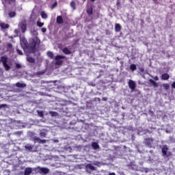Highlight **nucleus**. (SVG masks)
<instances>
[{"instance_id": "45", "label": "nucleus", "mask_w": 175, "mask_h": 175, "mask_svg": "<svg viewBox=\"0 0 175 175\" xmlns=\"http://www.w3.org/2000/svg\"><path fill=\"white\" fill-rule=\"evenodd\" d=\"M46 139H40V143H42V144H44V143H46Z\"/></svg>"}, {"instance_id": "51", "label": "nucleus", "mask_w": 175, "mask_h": 175, "mask_svg": "<svg viewBox=\"0 0 175 175\" xmlns=\"http://www.w3.org/2000/svg\"><path fill=\"white\" fill-rule=\"evenodd\" d=\"M109 175H116V173L111 172V173H109Z\"/></svg>"}, {"instance_id": "59", "label": "nucleus", "mask_w": 175, "mask_h": 175, "mask_svg": "<svg viewBox=\"0 0 175 175\" xmlns=\"http://www.w3.org/2000/svg\"><path fill=\"white\" fill-rule=\"evenodd\" d=\"M72 87H75V85H72Z\"/></svg>"}, {"instance_id": "21", "label": "nucleus", "mask_w": 175, "mask_h": 175, "mask_svg": "<svg viewBox=\"0 0 175 175\" xmlns=\"http://www.w3.org/2000/svg\"><path fill=\"white\" fill-rule=\"evenodd\" d=\"M131 59H136V49H132Z\"/></svg>"}, {"instance_id": "55", "label": "nucleus", "mask_w": 175, "mask_h": 175, "mask_svg": "<svg viewBox=\"0 0 175 175\" xmlns=\"http://www.w3.org/2000/svg\"><path fill=\"white\" fill-rule=\"evenodd\" d=\"M139 84H140V81H138Z\"/></svg>"}, {"instance_id": "54", "label": "nucleus", "mask_w": 175, "mask_h": 175, "mask_svg": "<svg viewBox=\"0 0 175 175\" xmlns=\"http://www.w3.org/2000/svg\"><path fill=\"white\" fill-rule=\"evenodd\" d=\"M168 154H170V155H172V153L170 152H169Z\"/></svg>"}, {"instance_id": "58", "label": "nucleus", "mask_w": 175, "mask_h": 175, "mask_svg": "<svg viewBox=\"0 0 175 175\" xmlns=\"http://www.w3.org/2000/svg\"><path fill=\"white\" fill-rule=\"evenodd\" d=\"M83 2H85V0H83Z\"/></svg>"}, {"instance_id": "32", "label": "nucleus", "mask_w": 175, "mask_h": 175, "mask_svg": "<svg viewBox=\"0 0 175 175\" xmlns=\"http://www.w3.org/2000/svg\"><path fill=\"white\" fill-rule=\"evenodd\" d=\"M46 135H47V134H46L45 132H41V133H40V137H46Z\"/></svg>"}, {"instance_id": "61", "label": "nucleus", "mask_w": 175, "mask_h": 175, "mask_svg": "<svg viewBox=\"0 0 175 175\" xmlns=\"http://www.w3.org/2000/svg\"><path fill=\"white\" fill-rule=\"evenodd\" d=\"M153 1H157V0H153Z\"/></svg>"}, {"instance_id": "10", "label": "nucleus", "mask_w": 175, "mask_h": 175, "mask_svg": "<svg viewBox=\"0 0 175 175\" xmlns=\"http://www.w3.org/2000/svg\"><path fill=\"white\" fill-rule=\"evenodd\" d=\"M167 151H169V148H167V145H165L161 148V152L163 157H166L167 155Z\"/></svg>"}, {"instance_id": "37", "label": "nucleus", "mask_w": 175, "mask_h": 175, "mask_svg": "<svg viewBox=\"0 0 175 175\" xmlns=\"http://www.w3.org/2000/svg\"><path fill=\"white\" fill-rule=\"evenodd\" d=\"M16 69H21V64L17 63L15 66Z\"/></svg>"}, {"instance_id": "16", "label": "nucleus", "mask_w": 175, "mask_h": 175, "mask_svg": "<svg viewBox=\"0 0 175 175\" xmlns=\"http://www.w3.org/2000/svg\"><path fill=\"white\" fill-rule=\"evenodd\" d=\"M170 75L167 73H164L161 75V80H169Z\"/></svg>"}, {"instance_id": "31", "label": "nucleus", "mask_w": 175, "mask_h": 175, "mask_svg": "<svg viewBox=\"0 0 175 175\" xmlns=\"http://www.w3.org/2000/svg\"><path fill=\"white\" fill-rule=\"evenodd\" d=\"M37 25L38 27H39L40 28H42V27H43V25H44V23H42V22H37Z\"/></svg>"}, {"instance_id": "8", "label": "nucleus", "mask_w": 175, "mask_h": 175, "mask_svg": "<svg viewBox=\"0 0 175 175\" xmlns=\"http://www.w3.org/2000/svg\"><path fill=\"white\" fill-rule=\"evenodd\" d=\"M36 170L37 172H38V173H42V174H47L50 172V170H49V168L42 167H37Z\"/></svg>"}, {"instance_id": "20", "label": "nucleus", "mask_w": 175, "mask_h": 175, "mask_svg": "<svg viewBox=\"0 0 175 175\" xmlns=\"http://www.w3.org/2000/svg\"><path fill=\"white\" fill-rule=\"evenodd\" d=\"M115 31L116 32H120L121 31V25H120L119 23L116 24Z\"/></svg>"}, {"instance_id": "30", "label": "nucleus", "mask_w": 175, "mask_h": 175, "mask_svg": "<svg viewBox=\"0 0 175 175\" xmlns=\"http://www.w3.org/2000/svg\"><path fill=\"white\" fill-rule=\"evenodd\" d=\"M37 113L39 117H40L41 118H43V117L44 116V114L43 113V111H37Z\"/></svg>"}, {"instance_id": "13", "label": "nucleus", "mask_w": 175, "mask_h": 175, "mask_svg": "<svg viewBox=\"0 0 175 175\" xmlns=\"http://www.w3.org/2000/svg\"><path fill=\"white\" fill-rule=\"evenodd\" d=\"M26 61H27V62H29V64H35V58L27 55L26 57Z\"/></svg>"}, {"instance_id": "6", "label": "nucleus", "mask_w": 175, "mask_h": 175, "mask_svg": "<svg viewBox=\"0 0 175 175\" xmlns=\"http://www.w3.org/2000/svg\"><path fill=\"white\" fill-rule=\"evenodd\" d=\"M144 144H146V146L149 147V148H151L152 147V143H154V138H151V137L145 138L144 139Z\"/></svg>"}, {"instance_id": "19", "label": "nucleus", "mask_w": 175, "mask_h": 175, "mask_svg": "<svg viewBox=\"0 0 175 175\" xmlns=\"http://www.w3.org/2000/svg\"><path fill=\"white\" fill-rule=\"evenodd\" d=\"M32 173V168L31 167H27L25 170V175H29Z\"/></svg>"}, {"instance_id": "11", "label": "nucleus", "mask_w": 175, "mask_h": 175, "mask_svg": "<svg viewBox=\"0 0 175 175\" xmlns=\"http://www.w3.org/2000/svg\"><path fill=\"white\" fill-rule=\"evenodd\" d=\"M128 84L129 88H136V82H135L133 80L129 79Z\"/></svg>"}, {"instance_id": "56", "label": "nucleus", "mask_w": 175, "mask_h": 175, "mask_svg": "<svg viewBox=\"0 0 175 175\" xmlns=\"http://www.w3.org/2000/svg\"><path fill=\"white\" fill-rule=\"evenodd\" d=\"M131 90H133V91L135 90V88H132Z\"/></svg>"}, {"instance_id": "22", "label": "nucleus", "mask_w": 175, "mask_h": 175, "mask_svg": "<svg viewBox=\"0 0 175 175\" xmlns=\"http://www.w3.org/2000/svg\"><path fill=\"white\" fill-rule=\"evenodd\" d=\"M130 69L131 70V72H135L137 69V67L136 66V64H132L130 65Z\"/></svg>"}, {"instance_id": "38", "label": "nucleus", "mask_w": 175, "mask_h": 175, "mask_svg": "<svg viewBox=\"0 0 175 175\" xmlns=\"http://www.w3.org/2000/svg\"><path fill=\"white\" fill-rule=\"evenodd\" d=\"M37 75H38V76H42V75H44V72H43V71H38V72H37Z\"/></svg>"}, {"instance_id": "9", "label": "nucleus", "mask_w": 175, "mask_h": 175, "mask_svg": "<svg viewBox=\"0 0 175 175\" xmlns=\"http://www.w3.org/2000/svg\"><path fill=\"white\" fill-rule=\"evenodd\" d=\"M86 13L89 17H91L94 14V8H92V5H87Z\"/></svg>"}, {"instance_id": "18", "label": "nucleus", "mask_w": 175, "mask_h": 175, "mask_svg": "<svg viewBox=\"0 0 175 175\" xmlns=\"http://www.w3.org/2000/svg\"><path fill=\"white\" fill-rule=\"evenodd\" d=\"M0 27L1 29H8L9 28V24H5L4 23H0Z\"/></svg>"}, {"instance_id": "27", "label": "nucleus", "mask_w": 175, "mask_h": 175, "mask_svg": "<svg viewBox=\"0 0 175 175\" xmlns=\"http://www.w3.org/2000/svg\"><path fill=\"white\" fill-rule=\"evenodd\" d=\"M40 14H41L42 18H44V19L47 18V14H46V12H44V11H42L40 12Z\"/></svg>"}, {"instance_id": "44", "label": "nucleus", "mask_w": 175, "mask_h": 175, "mask_svg": "<svg viewBox=\"0 0 175 175\" xmlns=\"http://www.w3.org/2000/svg\"><path fill=\"white\" fill-rule=\"evenodd\" d=\"M116 6H117V8H120V6H121V3H120L119 1H117V3H116Z\"/></svg>"}, {"instance_id": "26", "label": "nucleus", "mask_w": 175, "mask_h": 175, "mask_svg": "<svg viewBox=\"0 0 175 175\" xmlns=\"http://www.w3.org/2000/svg\"><path fill=\"white\" fill-rule=\"evenodd\" d=\"M49 114L51 116V117H57V116H58V112L50 111H49Z\"/></svg>"}, {"instance_id": "14", "label": "nucleus", "mask_w": 175, "mask_h": 175, "mask_svg": "<svg viewBox=\"0 0 175 175\" xmlns=\"http://www.w3.org/2000/svg\"><path fill=\"white\" fill-rule=\"evenodd\" d=\"M56 23H57V24H63L64 23V18H62V16H57Z\"/></svg>"}, {"instance_id": "50", "label": "nucleus", "mask_w": 175, "mask_h": 175, "mask_svg": "<svg viewBox=\"0 0 175 175\" xmlns=\"http://www.w3.org/2000/svg\"><path fill=\"white\" fill-rule=\"evenodd\" d=\"M56 88H65V87H62V86H60V85H57L56 87Z\"/></svg>"}, {"instance_id": "15", "label": "nucleus", "mask_w": 175, "mask_h": 175, "mask_svg": "<svg viewBox=\"0 0 175 175\" xmlns=\"http://www.w3.org/2000/svg\"><path fill=\"white\" fill-rule=\"evenodd\" d=\"M86 169H89L90 170H96V167L95 166L92 165L91 163H88L85 166Z\"/></svg>"}, {"instance_id": "33", "label": "nucleus", "mask_w": 175, "mask_h": 175, "mask_svg": "<svg viewBox=\"0 0 175 175\" xmlns=\"http://www.w3.org/2000/svg\"><path fill=\"white\" fill-rule=\"evenodd\" d=\"M33 141L34 142H38V143H40V138H39V137H33Z\"/></svg>"}, {"instance_id": "47", "label": "nucleus", "mask_w": 175, "mask_h": 175, "mask_svg": "<svg viewBox=\"0 0 175 175\" xmlns=\"http://www.w3.org/2000/svg\"><path fill=\"white\" fill-rule=\"evenodd\" d=\"M102 100H103V101H105V102L107 101V97H103V98H102Z\"/></svg>"}, {"instance_id": "48", "label": "nucleus", "mask_w": 175, "mask_h": 175, "mask_svg": "<svg viewBox=\"0 0 175 175\" xmlns=\"http://www.w3.org/2000/svg\"><path fill=\"white\" fill-rule=\"evenodd\" d=\"M55 83H57V81H53V82H52V84L53 85H49V87L51 86V85H55Z\"/></svg>"}, {"instance_id": "28", "label": "nucleus", "mask_w": 175, "mask_h": 175, "mask_svg": "<svg viewBox=\"0 0 175 175\" xmlns=\"http://www.w3.org/2000/svg\"><path fill=\"white\" fill-rule=\"evenodd\" d=\"M70 5L73 10H76V3L75 1H71Z\"/></svg>"}, {"instance_id": "34", "label": "nucleus", "mask_w": 175, "mask_h": 175, "mask_svg": "<svg viewBox=\"0 0 175 175\" xmlns=\"http://www.w3.org/2000/svg\"><path fill=\"white\" fill-rule=\"evenodd\" d=\"M16 53L17 54H18V55H23V51H21V50L16 49Z\"/></svg>"}, {"instance_id": "1", "label": "nucleus", "mask_w": 175, "mask_h": 175, "mask_svg": "<svg viewBox=\"0 0 175 175\" xmlns=\"http://www.w3.org/2000/svg\"><path fill=\"white\" fill-rule=\"evenodd\" d=\"M33 33L36 37L29 40V43L25 37H23L21 40V45L25 54H35L36 53V46H39L40 44V40L37 36L38 31L33 30Z\"/></svg>"}, {"instance_id": "49", "label": "nucleus", "mask_w": 175, "mask_h": 175, "mask_svg": "<svg viewBox=\"0 0 175 175\" xmlns=\"http://www.w3.org/2000/svg\"><path fill=\"white\" fill-rule=\"evenodd\" d=\"M172 88H175V81L172 84Z\"/></svg>"}, {"instance_id": "23", "label": "nucleus", "mask_w": 175, "mask_h": 175, "mask_svg": "<svg viewBox=\"0 0 175 175\" xmlns=\"http://www.w3.org/2000/svg\"><path fill=\"white\" fill-rule=\"evenodd\" d=\"M47 56L49 57V58H50L51 59H54V53L51 51H48L47 52Z\"/></svg>"}, {"instance_id": "35", "label": "nucleus", "mask_w": 175, "mask_h": 175, "mask_svg": "<svg viewBox=\"0 0 175 175\" xmlns=\"http://www.w3.org/2000/svg\"><path fill=\"white\" fill-rule=\"evenodd\" d=\"M57 5H58V3H57V1H55V3H53L51 5L52 9H54V8H56Z\"/></svg>"}, {"instance_id": "43", "label": "nucleus", "mask_w": 175, "mask_h": 175, "mask_svg": "<svg viewBox=\"0 0 175 175\" xmlns=\"http://www.w3.org/2000/svg\"><path fill=\"white\" fill-rule=\"evenodd\" d=\"M8 105L6 104H1L0 105V109H2V107H6Z\"/></svg>"}, {"instance_id": "5", "label": "nucleus", "mask_w": 175, "mask_h": 175, "mask_svg": "<svg viewBox=\"0 0 175 175\" xmlns=\"http://www.w3.org/2000/svg\"><path fill=\"white\" fill-rule=\"evenodd\" d=\"M18 27L21 29V32L23 33H25L27 31V21L25 20H23L19 23Z\"/></svg>"}, {"instance_id": "41", "label": "nucleus", "mask_w": 175, "mask_h": 175, "mask_svg": "<svg viewBox=\"0 0 175 175\" xmlns=\"http://www.w3.org/2000/svg\"><path fill=\"white\" fill-rule=\"evenodd\" d=\"M46 31H47V29H46V27L42 28V32H43V33H46Z\"/></svg>"}, {"instance_id": "39", "label": "nucleus", "mask_w": 175, "mask_h": 175, "mask_svg": "<svg viewBox=\"0 0 175 175\" xmlns=\"http://www.w3.org/2000/svg\"><path fill=\"white\" fill-rule=\"evenodd\" d=\"M164 88H170V85L168 83L163 84Z\"/></svg>"}, {"instance_id": "36", "label": "nucleus", "mask_w": 175, "mask_h": 175, "mask_svg": "<svg viewBox=\"0 0 175 175\" xmlns=\"http://www.w3.org/2000/svg\"><path fill=\"white\" fill-rule=\"evenodd\" d=\"M7 47L8 49H13V44L12 43H8Z\"/></svg>"}, {"instance_id": "17", "label": "nucleus", "mask_w": 175, "mask_h": 175, "mask_svg": "<svg viewBox=\"0 0 175 175\" xmlns=\"http://www.w3.org/2000/svg\"><path fill=\"white\" fill-rule=\"evenodd\" d=\"M62 52L64 53L66 55H69L72 54V51L66 47L62 49Z\"/></svg>"}, {"instance_id": "40", "label": "nucleus", "mask_w": 175, "mask_h": 175, "mask_svg": "<svg viewBox=\"0 0 175 175\" xmlns=\"http://www.w3.org/2000/svg\"><path fill=\"white\" fill-rule=\"evenodd\" d=\"M5 2H8V3L10 5L12 2H16V0H6Z\"/></svg>"}, {"instance_id": "24", "label": "nucleus", "mask_w": 175, "mask_h": 175, "mask_svg": "<svg viewBox=\"0 0 175 175\" xmlns=\"http://www.w3.org/2000/svg\"><path fill=\"white\" fill-rule=\"evenodd\" d=\"M92 147L94 148V150H98V148H99V144H98L97 142H93L92 144Z\"/></svg>"}, {"instance_id": "60", "label": "nucleus", "mask_w": 175, "mask_h": 175, "mask_svg": "<svg viewBox=\"0 0 175 175\" xmlns=\"http://www.w3.org/2000/svg\"><path fill=\"white\" fill-rule=\"evenodd\" d=\"M5 1V2H6V0H4Z\"/></svg>"}, {"instance_id": "7", "label": "nucleus", "mask_w": 175, "mask_h": 175, "mask_svg": "<svg viewBox=\"0 0 175 175\" xmlns=\"http://www.w3.org/2000/svg\"><path fill=\"white\" fill-rule=\"evenodd\" d=\"M65 58H66V57L61 55H57V56H55V65H62V60L61 59H65Z\"/></svg>"}, {"instance_id": "52", "label": "nucleus", "mask_w": 175, "mask_h": 175, "mask_svg": "<svg viewBox=\"0 0 175 175\" xmlns=\"http://www.w3.org/2000/svg\"><path fill=\"white\" fill-rule=\"evenodd\" d=\"M141 23H142V24H144V20H141Z\"/></svg>"}, {"instance_id": "57", "label": "nucleus", "mask_w": 175, "mask_h": 175, "mask_svg": "<svg viewBox=\"0 0 175 175\" xmlns=\"http://www.w3.org/2000/svg\"><path fill=\"white\" fill-rule=\"evenodd\" d=\"M3 4L5 5V3L3 1Z\"/></svg>"}, {"instance_id": "29", "label": "nucleus", "mask_w": 175, "mask_h": 175, "mask_svg": "<svg viewBox=\"0 0 175 175\" xmlns=\"http://www.w3.org/2000/svg\"><path fill=\"white\" fill-rule=\"evenodd\" d=\"M8 15H9V17H10L11 18H13V17L16 16V12H9Z\"/></svg>"}, {"instance_id": "42", "label": "nucleus", "mask_w": 175, "mask_h": 175, "mask_svg": "<svg viewBox=\"0 0 175 175\" xmlns=\"http://www.w3.org/2000/svg\"><path fill=\"white\" fill-rule=\"evenodd\" d=\"M138 69H139V70L141 71L142 72H144V67H139Z\"/></svg>"}, {"instance_id": "3", "label": "nucleus", "mask_w": 175, "mask_h": 175, "mask_svg": "<svg viewBox=\"0 0 175 175\" xmlns=\"http://www.w3.org/2000/svg\"><path fill=\"white\" fill-rule=\"evenodd\" d=\"M96 81V79H94V81H89L88 83V85L90 87H96V85H99V87H103V88H106V85H105V82L103 80H100L98 83H95Z\"/></svg>"}, {"instance_id": "2", "label": "nucleus", "mask_w": 175, "mask_h": 175, "mask_svg": "<svg viewBox=\"0 0 175 175\" xmlns=\"http://www.w3.org/2000/svg\"><path fill=\"white\" fill-rule=\"evenodd\" d=\"M8 58L6 56H1L0 58V62L2 63L5 72H8L12 68V63H8Z\"/></svg>"}, {"instance_id": "46", "label": "nucleus", "mask_w": 175, "mask_h": 175, "mask_svg": "<svg viewBox=\"0 0 175 175\" xmlns=\"http://www.w3.org/2000/svg\"><path fill=\"white\" fill-rule=\"evenodd\" d=\"M154 79L156 80V81H158V80H159V78L158 77V76H155L154 77Z\"/></svg>"}, {"instance_id": "53", "label": "nucleus", "mask_w": 175, "mask_h": 175, "mask_svg": "<svg viewBox=\"0 0 175 175\" xmlns=\"http://www.w3.org/2000/svg\"><path fill=\"white\" fill-rule=\"evenodd\" d=\"M91 2H95V0H90Z\"/></svg>"}, {"instance_id": "4", "label": "nucleus", "mask_w": 175, "mask_h": 175, "mask_svg": "<svg viewBox=\"0 0 175 175\" xmlns=\"http://www.w3.org/2000/svg\"><path fill=\"white\" fill-rule=\"evenodd\" d=\"M7 87H9L10 88H14V87H17V88H25V87H27V84L21 83L20 82H18L15 84L8 83Z\"/></svg>"}, {"instance_id": "25", "label": "nucleus", "mask_w": 175, "mask_h": 175, "mask_svg": "<svg viewBox=\"0 0 175 175\" xmlns=\"http://www.w3.org/2000/svg\"><path fill=\"white\" fill-rule=\"evenodd\" d=\"M149 82L152 83L154 88H157L158 87V83H157V82H155V81H154L153 79H149Z\"/></svg>"}, {"instance_id": "12", "label": "nucleus", "mask_w": 175, "mask_h": 175, "mask_svg": "<svg viewBox=\"0 0 175 175\" xmlns=\"http://www.w3.org/2000/svg\"><path fill=\"white\" fill-rule=\"evenodd\" d=\"M33 147L34 146L31 144H27L25 146V149L27 150V151H30L31 152L32 150H33Z\"/></svg>"}]
</instances>
